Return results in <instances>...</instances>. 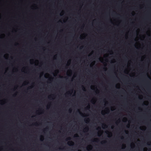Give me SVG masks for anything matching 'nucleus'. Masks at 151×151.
<instances>
[{
  "label": "nucleus",
  "mask_w": 151,
  "mask_h": 151,
  "mask_svg": "<svg viewBox=\"0 0 151 151\" xmlns=\"http://www.w3.org/2000/svg\"><path fill=\"white\" fill-rule=\"evenodd\" d=\"M88 127H86V128H85L84 129V130H87V129H88Z\"/></svg>",
  "instance_id": "3"
},
{
  "label": "nucleus",
  "mask_w": 151,
  "mask_h": 151,
  "mask_svg": "<svg viewBox=\"0 0 151 151\" xmlns=\"http://www.w3.org/2000/svg\"><path fill=\"white\" fill-rule=\"evenodd\" d=\"M76 83L77 82V81H76Z\"/></svg>",
  "instance_id": "13"
},
{
  "label": "nucleus",
  "mask_w": 151,
  "mask_h": 151,
  "mask_svg": "<svg viewBox=\"0 0 151 151\" xmlns=\"http://www.w3.org/2000/svg\"><path fill=\"white\" fill-rule=\"evenodd\" d=\"M76 60H77V57H76Z\"/></svg>",
  "instance_id": "8"
},
{
  "label": "nucleus",
  "mask_w": 151,
  "mask_h": 151,
  "mask_svg": "<svg viewBox=\"0 0 151 151\" xmlns=\"http://www.w3.org/2000/svg\"><path fill=\"white\" fill-rule=\"evenodd\" d=\"M76 8L77 7V6H76Z\"/></svg>",
  "instance_id": "12"
},
{
  "label": "nucleus",
  "mask_w": 151,
  "mask_h": 151,
  "mask_svg": "<svg viewBox=\"0 0 151 151\" xmlns=\"http://www.w3.org/2000/svg\"><path fill=\"white\" fill-rule=\"evenodd\" d=\"M76 54L77 53V52H76Z\"/></svg>",
  "instance_id": "10"
},
{
  "label": "nucleus",
  "mask_w": 151,
  "mask_h": 151,
  "mask_svg": "<svg viewBox=\"0 0 151 151\" xmlns=\"http://www.w3.org/2000/svg\"><path fill=\"white\" fill-rule=\"evenodd\" d=\"M82 89L84 91H85V88L83 86H82Z\"/></svg>",
  "instance_id": "2"
},
{
  "label": "nucleus",
  "mask_w": 151,
  "mask_h": 151,
  "mask_svg": "<svg viewBox=\"0 0 151 151\" xmlns=\"http://www.w3.org/2000/svg\"><path fill=\"white\" fill-rule=\"evenodd\" d=\"M76 130H77V128H76ZM76 138L77 137H78V134L76 133Z\"/></svg>",
  "instance_id": "4"
},
{
  "label": "nucleus",
  "mask_w": 151,
  "mask_h": 151,
  "mask_svg": "<svg viewBox=\"0 0 151 151\" xmlns=\"http://www.w3.org/2000/svg\"><path fill=\"white\" fill-rule=\"evenodd\" d=\"M76 116H77V115H76Z\"/></svg>",
  "instance_id": "14"
},
{
  "label": "nucleus",
  "mask_w": 151,
  "mask_h": 151,
  "mask_svg": "<svg viewBox=\"0 0 151 151\" xmlns=\"http://www.w3.org/2000/svg\"><path fill=\"white\" fill-rule=\"evenodd\" d=\"M76 38H77V35H76ZM77 42V40L76 39V42ZM77 48V45L76 44V48Z\"/></svg>",
  "instance_id": "5"
},
{
  "label": "nucleus",
  "mask_w": 151,
  "mask_h": 151,
  "mask_svg": "<svg viewBox=\"0 0 151 151\" xmlns=\"http://www.w3.org/2000/svg\"><path fill=\"white\" fill-rule=\"evenodd\" d=\"M89 119H85V122L86 123H87L88 122H89Z\"/></svg>",
  "instance_id": "1"
},
{
  "label": "nucleus",
  "mask_w": 151,
  "mask_h": 151,
  "mask_svg": "<svg viewBox=\"0 0 151 151\" xmlns=\"http://www.w3.org/2000/svg\"><path fill=\"white\" fill-rule=\"evenodd\" d=\"M82 114V116L83 115V114Z\"/></svg>",
  "instance_id": "7"
},
{
  "label": "nucleus",
  "mask_w": 151,
  "mask_h": 151,
  "mask_svg": "<svg viewBox=\"0 0 151 151\" xmlns=\"http://www.w3.org/2000/svg\"><path fill=\"white\" fill-rule=\"evenodd\" d=\"M98 129H101V128H100V127H99V128H98Z\"/></svg>",
  "instance_id": "6"
},
{
  "label": "nucleus",
  "mask_w": 151,
  "mask_h": 151,
  "mask_svg": "<svg viewBox=\"0 0 151 151\" xmlns=\"http://www.w3.org/2000/svg\"><path fill=\"white\" fill-rule=\"evenodd\" d=\"M76 102H77V101H76Z\"/></svg>",
  "instance_id": "11"
},
{
  "label": "nucleus",
  "mask_w": 151,
  "mask_h": 151,
  "mask_svg": "<svg viewBox=\"0 0 151 151\" xmlns=\"http://www.w3.org/2000/svg\"><path fill=\"white\" fill-rule=\"evenodd\" d=\"M76 19L77 18V17H76Z\"/></svg>",
  "instance_id": "9"
}]
</instances>
